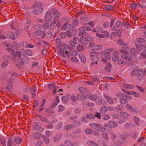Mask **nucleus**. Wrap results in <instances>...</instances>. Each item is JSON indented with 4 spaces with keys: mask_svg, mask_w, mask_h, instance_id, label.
Returning a JSON list of instances; mask_svg holds the SVG:
<instances>
[{
    "mask_svg": "<svg viewBox=\"0 0 146 146\" xmlns=\"http://www.w3.org/2000/svg\"><path fill=\"white\" fill-rule=\"evenodd\" d=\"M72 49L69 45L64 44L60 45L58 48V51L61 56L64 58L67 57L68 58L72 56H77L78 54L76 50Z\"/></svg>",
    "mask_w": 146,
    "mask_h": 146,
    "instance_id": "1",
    "label": "nucleus"
},
{
    "mask_svg": "<svg viewBox=\"0 0 146 146\" xmlns=\"http://www.w3.org/2000/svg\"><path fill=\"white\" fill-rule=\"evenodd\" d=\"M130 48L129 46L123 47L119 49L120 52L123 53L121 55V57L127 61L134 59L135 57V55L138 53L135 48H132L130 49V53H129L128 51Z\"/></svg>",
    "mask_w": 146,
    "mask_h": 146,
    "instance_id": "2",
    "label": "nucleus"
},
{
    "mask_svg": "<svg viewBox=\"0 0 146 146\" xmlns=\"http://www.w3.org/2000/svg\"><path fill=\"white\" fill-rule=\"evenodd\" d=\"M81 37L79 41L81 43L84 45H86L88 44V42H89V46L90 47L94 45V43L93 41V39L90 36H87L86 38L83 36H80Z\"/></svg>",
    "mask_w": 146,
    "mask_h": 146,
    "instance_id": "3",
    "label": "nucleus"
},
{
    "mask_svg": "<svg viewBox=\"0 0 146 146\" xmlns=\"http://www.w3.org/2000/svg\"><path fill=\"white\" fill-rule=\"evenodd\" d=\"M42 3L40 2H37L36 6L33 10V13L34 14H38L42 12L43 10L44 9L42 7Z\"/></svg>",
    "mask_w": 146,
    "mask_h": 146,
    "instance_id": "4",
    "label": "nucleus"
},
{
    "mask_svg": "<svg viewBox=\"0 0 146 146\" xmlns=\"http://www.w3.org/2000/svg\"><path fill=\"white\" fill-rule=\"evenodd\" d=\"M87 96L91 100L93 101H96V102L98 104H104L105 103V101L104 100H102L100 98H98L96 97L94 94H92L91 93H89L87 94Z\"/></svg>",
    "mask_w": 146,
    "mask_h": 146,
    "instance_id": "5",
    "label": "nucleus"
},
{
    "mask_svg": "<svg viewBox=\"0 0 146 146\" xmlns=\"http://www.w3.org/2000/svg\"><path fill=\"white\" fill-rule=\"evenodd\" d=\"M78 90L82 94H78L77 96V98L80 100H85V96L84 94L86 93L87 90L84 88L80 87L79 88Z\"/></svg>",
    "mask_w": 146,
    "mask_h": 146,
    "instance_id": "6",
    "label": "nucleus"
},
{
    "mask_svg": "<svg viewBox=\"0 0 146 146\" xmlns=\"http://www.w3.org/2000/svg\"><path fill=\"white\" fill-rule=\"evenodd\" d=\"M90 126L100 132H104L105 131V129L102 125L95 123L90 124Z\"/></svg>",
    "mask_w": 146,
    "mask_h": 146,
    "instance_id": "7",
    "label": "nucleus"
},
{
    "mask_svg": "<svg viewBox=\"0 0 146 146\" xmlns=\"http://www.w3.org/2000/svg\"><path fill=\"white\" fill-rule=\"evenodd\" d=\"M98 53L97 52H91L90 54V58L91 59L95 62H92V64H97V61L98 60Z\"/></svg>",
    "mask_w": 146,
    "mask_h": 146,
    "instance_id": "8",
    "label": "nucleus"
},
{
    "mask_svg": "<svg viewBox=\"0 0 146 146\" xmlns=\"http://www.w3.org/2000/svg\"><path fill=\"white\" fill-rule=\"evenodd\" d=\"M102 60L103 63H106L111 58V56L110 54H102Z\"/></svg>",
    "mask_w": 146,
    "mask_h": 146,
    "instance_id": "9",
    "label": "nucleus"
},
{
    "mask_svg": "<svg viewBox=\"0 0 146 146\" xmlns=\"http://www.w3.org/2000/svg\"><path fill=\"white\" fill-rule=\"evenodd\" d=\"M79 39L77 37H76L74 38L73 40H70L69 42V43L70 45L73 47H75L76 44L79 43Z\"/></svg>",
    "mask_w": 146,
    "mask_h": 146,
    "instance_id": "10",
    "label": "nucleus"
},
{
    "mask_svg": "<svg viewBox=\"0 0 146 146\" xmlns=\"http://www.w3.org/2000/svg\"><path fill=\"white\" fill-rule=\"evenodd\" d=\"M52 19V14L50 11H47L45 13L44 19L45 21L50 22Z\"/></svg>",
    "mask_w": 146,
    "mask_h": 146,
    "instance_id": "11",
    "label": "nucleus"
},
{
    "mask_svg": "<svg viewBox=\"0 0 146 146\" xmlns=\"http://www.w3.org/2000/svg\"><path fill=\"white\" fill-rule=\"evenodd\" d=\"M80 32L79 35L80 37L85 36L86 35L85 28L84 27H81L79 29Z\"/></svg>",
    "mask_w": 146,
    "mask_h": 146,
    "instance_id": "12",
    "label": "nucleus"
},
{
    "mask_svg": "<svg viewBox=\"0 0 146 146\" xmlns=\"http://www.w3.org/2000/svg\"><path fill=\"white\" fill-rule=\"evenodd\" d=\"M34 35L36 36H40L42 38H44L45 36V32L40 30H37L34 33Z\"/></svg>",
    "mask_w": 146,
    "mask_h": 146,
    "instance_id": "13",
    "label": "nucleus"
},
{
    "mask_svg": "<svg viewBox=\"0 0 146 146\" xmlns=\"http://www.w3.org/2000/svg\"><path fill=\"white\" fill-rule=\"evenodd\" d=\"M145 74V72L140 69H139V71L137 76L139 80H141L143 78Z\"/></svg>",
    "mask_w": 146,
    "mask_h": 146,
    "instance_id": "14",
    "label": "nucleus"
},
{
    "mask_svg": "<svg viewBox=\"0 0 146 146\" xmlns=\"http://www.w3.org/2000/svg\"><path fill=\"white\" fill-rule=\"evenodd\" d=\"M104 96L108 103L111 104H112L114 103V101L111 97L108 96L106 94H104Z\"/></svg>",
    "mask_w": 146,
    "mask_h": 146,
    "instance_id": "15",
    "label": "nucleus"
},
{
    "mask_svg": "<svg viewBox=\"0 0 146 146\" xmlns=\"http://www.w3.org/2000/svg\"><path fill=\"white\" fill-rule=\"evenodd\" d=\"M6 35L8 38L13 40L15 39V36L13 32L10 31L6 33Z\"/></svg>",
    "mask_w": 146,
    "mask_h": 146,
    "instance_id": "16",
    "label": "nucleus"
},
{
    "mask_svg": "<svg viewBox=\"0 0 146 146\" xmlns=\"http://www.w3.org/2000/svg\"><path fill=\"white\" fill-rule=\"evenodd\" d=\"M114 50L112 48H108L106 49L104 51L101 52V54H110L111 52L114 51Z\"/></svg>",
    "mask_w": 146,
    "mask_h": 146,
    "instance_id": "17",
    "label": "nucleus"
},
{
    "mask_svg": "<svg viewBox=\"0 0 146 146\" xmlns=\"http://www.w3.org/2000/svg\"><path fill=\"white\" fill-rule=\"evenodd\" d=\"M126 108L129 110L130 112L135 113H136V110L133 108L129 104H127L126 105Z\"/></svg>",
    "mask_w": 146,
    "mask_h": 146,
    "instance_id": "18",
    "label": "nucleus"
},
{
    "mask_svg": "<svg viewBox=\"0 0 146 146\" xmlns=\"http://www.w3.org/2000/svg\"><path fill=\"white\" fill-rule=\"evenodd\" d=\"M120 115L123 118L126 119H128L130 117L129 114L126 112L121 111L120 112Z\"/></svg>",
    "mask_w": 146,
    "mask_h": 146,
    "instance_id": "19",
    "label": "nucleus"
},
{
    "mask_svg": "<svg viewBox=\"0 0 146 146\" xmlns=\"http://www.w3.org/2000/svg\"><path fill=\"white\" fill-rule=\"evenodd\" d=\"M120 102L122 104H125L127 102V99L126 98L125 95H122V97L120 99Z\"/></svg>",
    "mask_w": 146,
    "mask_h": 146,
    "instance_id": "20",
    "label": "nucleus"
},
{
    "mask_svg": "<svg viewBox=\"0 0 146 146\" xmlns=\"http://www.w3.org/2000/svg\"><path fill=\"white\" fill-rule=\"evenodd\" d=\"M139 69L137 68H134L131 72V75L133 76H137L138 73L139 71Z\"/></svg>",
    "mask_w": 146,
    "mask_h": 146,
    "instance_id": "21",
    "label": "nucleus"
},
{
    "mask_svg": "<svg viewBox=\"0 0 146 146\" xmlns=\"http://www.w3.org/2000/svg\"><path fill=\"white\" fill-rule=\"evenodd\" d=\"M108 124L111 127H115L118 126L116 122L113 121H109Z\"/></svg>",
    "mask_w": 146,
    "mask_h": 146,
    "instance_id": "22",
    "label": "nucleus"
},
{
    "mask_svg": "<svg viewBox=\"0 0 146 146\" xmlns=\"http://www.w3.org/2000/svg\"><path fill=\"white\" fill-rule=\"evenodd\" d=\"M2 44L4 46H6L8 47V50L9 51L13 52L14 51V49L11 48V47L7 44V43L6 41H3L2 43Z\"/></svg>",
    "mask_w": 146,
    "mask_h": 146,
    "instance_id": "23",
    "label": "nucleus"
},
{
    "mask_svg": "<svg viewBox=\"0 0 146 146\" xmlns=\"http://www.w3.org/2000/svg\"><path fill=\"white\" fill-rule=\"evenodd\" d=\"M79 58L80 61L83 63H85L86 61V58L85 55L82 54H79Z\"/></svg>",
    "mask_w": 146,
    "mask_h": 146,
    "instance_id": "24",
    "label": "nucleus"
},
{
    "mask_svg": "<svg viewBox=\"0 0 146 146\" xmlns=\"http://www.w3.org/2000/svg\"><path fill=\"white\" fill-rule=\"evenodd\" d=\"M123 87L126 89H131L134 88V87L132 85L123 84Z\"/></svg>",
    "mask_w": 146,
    "mask_h": 146,
    "instance_id": "25",
    "label": "nucleus"
},
{
    "mask_svg": "<svg viewBox=\"0 0 146 146\" xmlns=\"http://www.w3.org/2000/svg\"><path fill=\"white\" fill-rule=\"evenodd\" d=\"M102 48V46L101 45H97L92 47V50H97L101 49Z\"/></svg>",
    "mask_w": 146,
    "mask_h": 146,
    "instance_id": "26",
    "label": "nucleus"
},
{
    "mask_svg": "<svg viewBox=\"0 0 146 146\" xmlns=\"http://www.w3.org/2000/svg\"><path fill=\"white\" fill-rule=\"evenodd\" d=\"M31 92L33 95V97L35 98V93L36 92V88L35 86H33L31 87Z\"/></svg>",
    "mask_w": 146,
    "mask_h": 146,
    "instance_id": "27",
    "label": "nucleus"
},
{
    "mask_svg": "<svg viewBox=\"0 0 146 146\" xmlns=\"http://www.w3.org/2000/svg\"><path fill=\"white\" fill-rule=\"evenodd\" d=\"M122 25V23L119 21H117L114 25V29L116 30L117 28L121 27Z\"/></svg>",
    "mask_w": 146,
    "mask_h": 146,
    "instance_id": "28",
    "label": "nucleus"
},
{
    "mask_svg": "<svg viewBox=\"0 0 146 146\" xmlns=\"http://www.w3.org/2000/svg\"><path fill=\"white\" fill-rule=\"evenodd\" d=\"M103 31V29L102 27L100 26H97L93 31V32H95L97 31L98 32H101Z\"/></svg>",
    "mask_w": 146,
    "mask_h": 146,
    "instance_id": "29",
    "label": "nucleus"
},
{
    "mask_svg": "<svg viewBox=\"0 0 146 146\" xmlns=\"http://www.w3.org/2000/svg\"><path fill=\"white\" fill-rule=\"evenodd\" d=\"M129 136V134L126 133H123L120 135V138L123 139H126Z\"/></svg>",
    "mask_w": 146,
    "mask_h": 146,
    "instance_id": "30",
    "label": "nucleus"
},
{
    "mask_svg": "<svg viewBox=\"0 0 146 146\" xmlns=\"http://www.w3.org/2000/svg\"><path fill=\"white\" fill-rule=\"evenodd\" d=\"M76 34L74 32V31H73V33H72L70 31H67V35L68 37H71L72 36H73L74 35H75L76 34Z\"/></svg>",
    "mask_w": 146,
    "mask_h": 146,
    "instance_id": "31",
    "label": "nucleus"
},
{
    "mask_svg": "<svg viewBox=\"0 0 146 146\" xmlns=\"http://www.w3.org/2000/svg\"><path fill=\"white\" fill-rule=\"evenodd\" d=\"M87 143L90 146H98V144L95 142L90 140L87 141Z\"/></svg>",
    "mask_w": 146,
    "mask_h": 146,
    "instance_id": "32",
    "label": "nucleus"
},
{
    "mask_svg": "<svg viewBox=\"0 0 146 146\" xmlns=\"http://www.w3.org/2000/svg\"><path fill=\"white\" fill-rule=\"evenodd\" d=\"M17 66H20L23 65L24 64L23 61L21 58H19L17 60Z\"/></svg>",
    "mask_w": 146,
    "mask_h": 146,
    "instance_id": "33",
    "label": "nucleus"
},
{
    "mask_svg": "<svg viewBox=\"0 0 146 146\" xmlns=\"http://www.w3.org/2000/svg\"><path fill=\"white\" fill-rule=\"evenodd\" d=\"M127 93L129 94L133 95L134 97H138L139 96V93L134 92H127Z\"/></svg>",
    "mask_w": 146,
    "mask_h": 146,
    "instance_id": "34",
    "label": "nucleus"
},
{
    "mask_svg": "<svg viewBox=\"0 0 146 146\" xmlns=\"http://www.w3.org/2000/svg\"><path fill=\"white\" fill-rule=\"evenodd\" d=\"M111 64L110 63H108L106 66L105 69L106 71H110L111 68Z\"/></svg>",
    "mask_w": 146,
    "mask_h": 146,
    "instance_id": "35",
    "label": "nucleus"
},
{
    "mask_svg": "<svg viewBox=\"0 0 146 146\" xmlns=\"http://www.w3.org/2000/svg\"><path fill=\"white\" fill-rule=\"evenodd\" d=\"M106 10L107 11H109L112 10L113 8V7L112 5H107L105 7Z\"/></svg>",
    "mask_w": 146,
    "mask_h": 146,
    "instance_id": "36",
    "label": "nucleus"
},
{
    "mask_svg": "<svg viewBox=\"0 0 146 146\" xmlns=\"http://www.w3.org/2000/svg\"><path fill=\"white\" fill-rule=\"evenodd\" d=\"M33 136L35 138L37 139H39L41 137V134L38 132H36L35 133Z\"/></svg>",
    "mask_w": 146,
    "mask_h": 146,
    "instance_id": "37",
    "label": "nucleus"
},
{
    "mask_svg": "<svg viewBox=\"0 0 146 146\" xmlns=\"http://www.w3.org/2000/svg\"><path fill=\"white\" fill-rule=\"evenodd\" d=\"M65 144L66 146H74V145L68 140L65 141Z\"/></svg>",
    "mask_w": 146,
    "mask_h": 146,
    "instance_id": "38",
    "label": "nucleus"
},
{
    "mask_svg": "<svg viewBox=\"0 0 146 146\" xmlns=\"http://www.w3.org/2000/svg\"><path fill=\"white\" fill-rule=\"evenodd\" d=\"M77 49L79 51H82L84 50V48L83 45L79 44L77 46Z\"/></svg>",
    "mask_w": 146,
    "mask_h": 146,
    "instance_id": "39",
    "label": "nucleus"
},
{
    "mask_svg": "<svg viewBox=\"0 0 146 146\" xmlns=\"http://www.w3.org/2000/svg\"><path fill=\"white\" fill-rule=\"evenodd\" d=\"M59 17L58 16H55L53 17V20L52 22V23L55 24L58 22L59 21Z\"/></svg>",
    "mask_w": 146,
    "mask_h": 146,
    "instance_id": "40",
    "label": "nucleus"
},
{
    "mask_svg": "<svg viewBox=\"0 0 146 146\" xmlns=\"http://www.w3.org/2000/svg\"><path fill=\"white\" fill-rule=\"evenodd\" d=\"M26 55H28L30 56H31L33 55V53L31 50L30 49H27L26 51Z\"/></svg>",
    "mask_w": 146,
    "mask_h": 146,
    "instance_id": "41",
    "label": "nucleus"
},
{
    "mask_svg": "<svg viewBox=\"0 0 146 146\" xmlns=\"http://www.w3.org/2000/svg\"><path fill=\"white\" fill-rule=\"evenodd\" d=\"M108 110L107 108L105 106L102 107L100 110V112L102 113H105Z\"/></svg>",
    "mask_w": 146,
    "mask_h": 146,
    "instance_id": "42",
    "label": "nucleus"
},
{
    "mask_svg": "<svg viewBox=\"0 0 146 146\" xmlns=\"http://www.w3.org/2000/svg\"><path fill=\"white\" fill-rule=\"evenodd\" d=\"M71 58V60L74 62L76 63L79 61L78 58L75 56H72Z\"/></svg>",
    "mask_w": 146,
    "mask_h": 146,
    "instance_id": "43",
    "label": "nucleus"
},
{
    "mask_svg": "<svg viewBox=\"0 0 146 146\" xmlns=\"http://www.w3.org/2000/svg\"><path fill=\"white\" fill-rule=\"evenodd\" d=\"M68 28H69L70 30L74 31V32L75 33H76V32L75 27H74L71 24L68 25Z\"/></svg>",
    "mask_w": 146,
    "mask_h": 146,
    "instance_id": "44",
    "label": "nucleus"
},
{
    "mask_svg": "<svg viewBox=\"0 0 146 146\" xmlns=\"http://www.w3.org/2000/svg\"><path fill=\"white\" fill-rule=\"evenodd\" d=\"M136 47L137 49V50H141L142 49H144L145 48V47L144 46H143L141 44H139L138 46H137L136 44Z\"/></svg>",
    "mask_w": 146,
    "mask_h": 146,
    "instance_id": "45",
    "label": "nucleus"
},
{
    "mask_svg": "<svg viewBox=\"0 0 146 146\" xmlns=\"http://www.w3.org/2000/svg\"><path fill=\"white\" fill-rule=\"evenodd\" d=\"M41 125L38 122H36L34 125V126L35 128L36 129H38L40 127Z\"/></svg>",
    "mask_w": 146,
    "mask_h": 146,
    "instance_id": "46",
    "label": "nucleus"
},
{
    "mask_svg": "<svg viewBox=\"0 0 146 146\" xmlns=\"http://www.w3.org/2000/svg\"><path fill=\"white\" fill-rule=\"evenodd\" d=\"M134 119L135 124L139 125L140 122L139 119L136 117H135L134 118Z\"/></svg>",
    "mask_w": 146,
    "mask_h": 146,
    "instance_id": "47",
    "label": "nucleus"
},
{
    "mask_svg": "<svg viewBox=\"0 0 146 146\" xmlns=\"http://www.w3.org/2000/svg\"><path fill=\"white\" fill-rule=\"evenodd\" d=\"M118 63L120 65H122V64H126V62L125 61H123L121 59H118L117 60Z\"/></svg>",
    "mask_w": 146,
    "mask_h": 146,
    "instance_id": "48",
    "label": "nucleus"
},
{
    "mask_svg": "<svg viewBox=\"0 0 146 146\" xmlns=\"http://www.w3.org/2000/svg\"><path fill=\"white\" fill-rule=\"evenodd\" d=\"M12 55H13L14 56L16 55L18 57H21V54L20 52V51L19 52L18 51H17L16 52L15 54L13 52H12L11 53Z\"/></svg>",
    "mask_w": 146,
    "mask_h": 146,
    "instance_id": "49",
    "label": "nucleus"
},
{
    "mask_svg": "<svg viewBox=\"0 0 146 146\" xmlns=\"http://www.w3.org/2000/svg\"><path fill=\"white\" fill-rule=\"evenodd\" d=\"M65 108L62 105H59L58 106V111L59 112H61L63 111L64 109Z\"/></svg>",
    "mask_w": 146,
    "mask_h": 146,
    "instance_id": "50",
    "label": "nucleus"
},
{
    "mask_svg": "<svg viewBox=\"0 0 146 146\" xmlns=\"http://www.w3.org/2000/svg\"><path fill=\"white\" fill-rule=\"evenodd\" d=\"M102 34L104 37H108L109 36V33L106 31H103L102 33Z\"/></svg>",
    "mask_w": 146,
    "mask_h": 146,
    "instance_id": "51",
    "label": "nucleus"
},
{
    "mask_svg": "<svg viewBox=\"0 0 146 146\" xmlns=\"http://www.w3.org/2000/svg\"><path fill=\"white\" fill-rule=\"evenodd\" d=\"M137 6V4L136 3H132L130 5L131 8L133 10L135 9Z\"/></svg>",
    "mask_w": 146,
    "mask_h": 146,
    "instance_id": "52",
    "label": "nucleus"
},
{
    "mask_svg": "<svg viewBox=\"0 0 146 146\" xmlns=\"http://www.w3.org/2000/svg\"><path fill=\"white\" fill-rule=\"evenodd\" d=\"M141 56L143 58H146V49L144 50L143 52L141 53Z\"/></svg>",
    "mask_w": 146,
    "mask_h": 146,
    "instance_id": "53",
    "label": "nucleus"
},
{
    "mask_svg": "<svg viewBox=\"0 0 146 146\" xmlns=\"http://www.w3.org/2000/svg\"><path fill=\"white\" fill-rule=\"evenodd\" d=\"M13 85V81H11L10 80H9V82L7 86V88L9 89H11L12 88Z\"/></svg>",
    "mask_w": 146,
    "mask_h": 146,
    "instance_id": "54",
    "label": "nucleus"
},
{
    "mask_svg": "<svg viewBox=\"0 0 146 146\" xmlns=\"http://www.w3.org/2000/svg\"><path fill=\"white\" fill-rule=\"evenodd\" d=\"M9 64L7 60H5L2 64L1 66L3 67H5L7 66Z\"/></svg>",
    "mask_w": 146,
    "mask_h": 146,
    "instance_id": "55",
    "label": "nucleus"
},
{
    "mask_svg": "<svg viewBox=\"0 0 146 146\" xmlns=\"http://www.w3.org/2000/svg\"><path fill=\"white\" fill-rule=\"evenodd\" d=\"M101 135L103 138L104 139L106 140H108V137L107 135V134L106 133H102V134Z\"/></svg>",
    "mask_w": 146,
    "mask_h": 146,
    "instance_id": "56",
    "label": "nucleus"
},
{
    "mask_svg": "<svg viewBox=\"0 0 146 146\" xmlns=\"http://www.w3.org/2000/svg\"><path fill=\"white\" fill-rule=\"evenodd\" d=\"M60 36L61 38L64 39L66 38L67 35L65 32H62L60 34Z\"/></svg>",
    "mask_w": 146,
    "mask_h": 146,
    "instance_id": "57",
    "label": "nucleus"
},
{
    "mask_svg": "<svg viewBox=\"0 0 146 146\" xmlns=\"http://www.w3.org/2000/svg\"><path fill=\"white\" fill-rule=\"evenodd\" d=\"M93 131L90 129H87L85 130V132L87 134L89 135L92 134L93 133Z\"/></svg>",
    "mask_w": 146,
    "mask_h": 146,
    "instance_id": "58",
    "label": "nucleus"
},
{
    "mask_svg": "<svg viewBox=\"0 0 146 146\" xmlns=\"http://www.w3.org/2000/svg\"><path fill=\"white\" fill-rule=\"evenodd\" d=\"M73 127V126L72 125H70L66 126L64 127V128L65 130H67L68 131V130L70 129H71Z\"/></svg>",
    "mask_w": 146,
    "mask_h": 146,
    "instance_id": "59",
    "label": "nucleus"
},
{
    "mask_svg": "<svg viewBox=\"0 0 146 146\" xmlns=\"http://www.w3.org/2000/svg\"><path fill=\"white\" fill-rule=\"evenodd\" d=\"M102 118L105 120L109 119L110 118V116L108 115L104 114L102 115Z\"/></svg>",
    "mask_w": 146,
    "mask_h": 146,
    "instance_id": "60",
    "label": "nucleus"
},
{
    "mask_svg": "<svg viewBox=\"0 0 146 146\" xmlns=\"http://www.w3.org/2000/svg\"><path fill=\"white\" fill-rule=\"evenodd\" d=\"M20 51L21 56L22 55L26 56V51L24 49H21L20 50Z\"/></svg>",
    "mask_w": 146,
    "mask_h": 146,
    "instance_id": "61",
    "label": "nucleus"
},
{
    "mask_svg": "<svg viewBox=\"0 0 146 146\" xmlns=\"http://www.w3.org/2000/svg\"><path fill=\"white\" fill-rule=\"evenodd\" d=\"M118 43L122 45H127V44L125 43L121 39H119L118 40Z\"/></svg>",
    "mask_w": 146,
    "mask_h": 146,
    "instance_id": "62",
    "label": "nucleus"
},
{
    "mask_svg": "<svg viewBox=\"0 0 146 146\" xmlns=\"http://www.w3.org/2000/svg\"><path fill=\"white\" fill-rule=\"evenodd\" d=\"M122 31V29L121 28L119 29L117 32V35L119 37L121 36V33Z\"/></svg>",
    "mask_w": 146,
    "mask_h": 146,
    "instance_id": "63",
    "label": "nucleus"
},
{
    "mask_svg": "<svg viewBox=\"0 0 146 146\" xmlns=\"http://www.w3.org/2000/svg\"><path fill=\"white\" fill-rule=\"evenodd\" d=\"M118 58L119 57L118 56H115V55H114L113 56L112 58V60L113 62H115L118 59Z\"/></svg>",
    "mask_w": 146,
    "mask_h": 146,
    "instance_id": "64",
    "label": "nucleus"
}]
</instances>
